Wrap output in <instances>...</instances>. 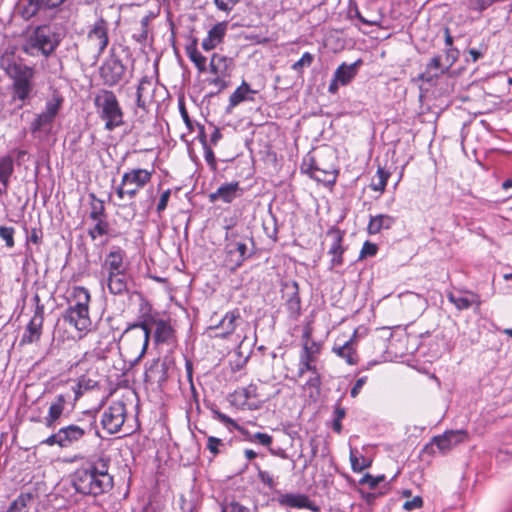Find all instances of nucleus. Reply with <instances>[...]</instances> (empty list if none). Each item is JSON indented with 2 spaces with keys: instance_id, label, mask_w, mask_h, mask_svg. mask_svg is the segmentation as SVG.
<instances>
[{
  "instance_id": "obj_1",
  "label": "nucleus",
  "mask_w": 512,
  "mask_h": 512,
  "mask_svg": "<svg viewBox=\"0 0 512 512\" xmlns=\"http://www.w3.org/2000/svg\"><path fill=\"white\" fill-rule=\"evenodd\" d=\"M72 485L78 493L93 497L109 492L114 482L108 473V462L100 458L87 467L76 469L72 475Z\"/></svg>"
},
{
  "instance_id": "obj_2",
  "label": "nucleus",
  "mask_w": 512,
  "mask_h": 512,
  "mask_svg": "<svg viewBox=\"0 0 512 512\" xmlns=\"http://www.w3.org/2000/svg\"><path fill=\"white\" fill-rule=\"evenodd\" d=\"M62 41L61 33L50 25H39L26 37L21 50L28 56L50 57Z\"/></svg>"
},
{
  "instance_id": "obj_3",
  "label": "nucleus",
  "mask_w": 512,
  "mask_h": 512,
  "mask_svg": "<svg viewBox=\"0 0 512 512\" xmlns=\"http://www.w3.org/2000/svg\"><path fill=\"white\" fill-rule=\"evenodd\" d=\"M71 297L72 300L63 314V319L79 332H86L92 324L89 316L90 293L86 288L78 286L74 287Z\"/></svg>"
},
{
  "instance_id": "obj_4",
  "label": "nucleus",
  "mask_w": 512,
  "mask_h": 512,
  "mask_svg": "<svg viewBox=\"0 0 512 512\" xmlns=\"http://www.w3.org/2000/svg\"><path fill=\"white\" fill-rule=\"evenodd\" d=\"M151 327L147 322L127 328L120 338V349L135 362L146 353Z\"/></svg>"
},
{
  "instance_id": "obj_5",
  "label": "nucleus",
  "mask_w": 512,
  "mask_h": 512,
  "mask_svg": "<svg viewBox=\"0 0 512 512\" xmlns=\"http://www.w3.org/2000/svg\"><path fill=\"white\" fill-rule=\"evenodd\" d=\"M99 437V431L93 423L86 425L70 424L60 428L56 433L51 434L42 444L47 446L57 445L60 448H69L81 440L90 437Z\"/></svg>"
},
{
  "instance_id": "obj_6",
  "label": "nucleus",
  "mask_w": 512,
  "mask_h": 512,
  "mask_svg": "<svg viewBox=\"0 0 512 512\" xmlns=\"http://www.w3.org/2000/svg\"><path fill=\"white\" fill-rule=\"evenodd\" d=\"M94 104L99 117L105 121L106 130L112 131L124 123L123 111L113 91H100L94 99Z\"/></svg>"
},
{
  "instance_id": "obj_7",
  "label": "nucleus",
  "mask_w": 512,
  "mask_h": 512,
  "mask_svg": "<svg viewBox=\"0 0 512 512\" xmlns=\"http://www.w3.org/2000/svg\"><path fill=\"white\" fill-rule=\"evenodd\" d=\"M151 172L146 169H133L122 176L121 184L116 188L117 197L124 201L132 200L138 191L151 179Z\"/></svg>"
},
{
  "instance_id": "obj_8",
  "label": "nucleus",
  "mask_w": 512,
  "mask_h": 512,
  "mask_svg": "<svg viewBox=\"0 0 512 512\" xmlns=\"http://www.w3.org/2000/svg\"><path fill=\"white\" fill-rule=\"evenodd\" d=\"M35 309L33 316L26 326L25 332L21 338V344H32L40 340L44 323V305L41 303L38 294L32 298Z\"/></svg>"
},
{
  "instance_id": "obj_9",
  "label": "nucleus",
  "mask_w": 512,
  "mask_h": 512,
  "mask_svg": "<svg viewBox=\"0 0 512 512\" xmlns=\"http://www.w3.org/2000/svg\"><path fill=\"white\" fill-rule=\"evenodd\" d=\"M108 30V22L103 18H100L92 25L88 31L87 43L97 58L105 51L106 47L108 46Z\"/></svg>"
},
{
  "instance_id": "obj_10",
  "label": "nucleus",
  "mask_w": 512,
  "mask_h": 512,
  "mask_svg": "<svg viewBox=\"0 0 512 512\" xmlns=\"http://www.w3.org/2000/svg\"><path fill=\"white\" fill-rule=\"evenodd\" d=\"M125 416V404L120 401L113 402L102 414V426L108 433L115 434L123 426Z\"/></svg>"
},
{
  "instance_id": "obj_11",
  "label": "nucleus",
  "mask_w": 512,
  "mask_h": 512,
  "mask_svg": "<svg viewBox=\"0 0 512 512\" xmlns=\"http://www.w3.org/2000/svg\"><path fill=\"white\" fill-rule=\"evenodd\" d=\"M466 436V432L462 430L447 431L442 435L433 437L431 442L424 447L423 451L428 453H435L434 447H436L439 452L444 454L450 451L459 443L463 442Z\"/></svg>"
},
{
  "instance_id": "obj_12",
  "label": "nucleus",
  "mask_w": 512,
  "mask_h": 512,
  "mask_svg": "<svg viewBox=\"0 0 512 512\" xmlns=\"http://www.w3.org/2000/svg\"><path fill=\"white\" fill-rule=\"evenodd\" d=\"M125 71L122 61L115 54H111L100 67V77L105 85L112 87L122 80Z\"/></svg>"
},
{
  "instance_id": "obj_13",
  "label": "nucleus",
  "mask_w": 512,
  "mask_h": 512,
  "mask_svg": "<svg viewBox=\"0 0 512 512\" xmlns=\"http://www.w3.org/2000/svg\"><path fill=\"white\" fill-rule=\"evenodd\" d=\"M61 102V99L55 98L46 103L44 111L38 114L36 118L31 122L30 131L32 134H36L50 127L56 115L58 114V111L61 107Z\"/></svg>"
},
{
  "instance_id": "obj_14",
  "label": "nucleus",
  "mask_w": 512,
  "mask_h": 512,
  "mask_svg": "<svg viewBox=\"0 0 512 512\" xmlns=\"http://www.w3.org/2000/svg\"><path fill=\"white\" fill-rule=\"evenodd\" d=\"M225 252V265L231 271H235L239 268L250 256L247 244L244 241L226 243Z\"/></svg>"
},
{
  "instance_id": "obj_15",
  "label": "nucleus",
  "mask_w": 512,
  "mask_h": 512,
  "mask_svg": "<svg viewBox=\"0 0 512 512\" xmlns=\"http://www.w3.org/2000/svg\"><path fill=\"white\" fill-rule=\"evenodd\" d=\"M242 195V189L239 182L234 181L220 185L215 192L209 194L210 202L221 201L223 203H232L236 198Z\"/></svg>"
},
{
  "instance_id": "obj_16",
  "label": "nucleus",
  "mask_w": 512,
  "mask_h": 512,
  "mask_svg": "<svg viewBox=\"0 0 512 512\" xmlns=\"http://www.w3.org/2000/svg\"><path fill=\"white\" fill-rule=\"evenodd\" d=\"M241 321L242 318L239 309H234L227 312L221 321L217 325L211 326L210 329L220 330V332L215 333V336L226 338L235 332Z\"/></svg>"
},
{
  "instance_id": "obj_17",
  "label": "nucleus",
  "mask_w": 512,
  "mask_h": 512,
  "mask_svg": "<svg viewBox=\"0 0 512 512\" xmlns=\"http://www.w3.org/2000/svg\"><path fill=\"white\" fill-rule=\"evenodd\" d=\"M62 5L60 0H27L22 7L20 14L23 19L30 20L38 15L40 11L57 9Z\"/></svg>"
},
{
  "instance_id": "obj_18",
  "label": "nucleus",
  "mask_w": 512,
  "mask_h": 512,
  "mask_svg": "<svg viewBox=\"0 0 512 512\" xmlns=\"http://www.w3.org/2000/svg\"><path fill=\"white\" fill-rule=\"evenodd\" d=\"M7 74L13 79V84L32 83L34 69L22 63L12 62L6 66Z\"/></svg>"
},
{
  "instance_id": "obj_19",
  "label": "nucleus",
  "mask_w": 512,
  "mask_h": 512,
  "mask_svg": "<svg viewBox=\"0 0 512 512\" xmlns=\"http://www.w3.org/2000/svg\"><path fill=\"white\" fill-rule=\"evenodd\" d=\"M278 503L282 506L291 508H307L311 511L317 512L319 508L312 503L308 496L304 494L285 493L281 494L278 499Z\"/></svg>"
},
{
  "instance_id": "obj_20",
  "label": "nucleus",
  "mask_w": 512,
  "mask_h": 512,
  "mask_svg": "<svg viewBox=\"0 0 512 512\" xmlns=\"http://www.w3.org/2000/svg\"><path fill=\"white\" fill-rule=\"evenodd\" d=\"M228 28V22L222 21L215 24L202 41V48L205 51H211L222 43Z\"/></svg>"
},
{
  "instance_id": "obj_21",
  "label": "nucleus",
  "mask_w": 512,
  "mask_h": 512,
  "mask_svg": "<svg viewBox=\"0 0 512 512\" xmlns=\"http://www.w3.org/2000/svg\"><path fill=\"white\" fill-rule=\"evenodd\" d=\"M66 403H67L66 397L64 395L60 394L50 404L49 409H48V414L43 419V423L47 428H49V429L55 428L58 420L61 418V416L64 412Z\"/></svg>"
},
{
  "instance_id": "obj_22",
  "label": "nucleus",
  "mask_w": 512,
  "mask_h": 512,
  "mask_svg": "<svg viewBox=\"0 0 512 512\" xmlns=\"http://www.w3.org/2000/svg\"><path fill=\"white\" fill-rule=\"evenodd\" d=\"M154 86L152 81L147 77H143L137 87L136 92V105L137 107L146 110L149 104L153 101Z\"/></svg>"
},
{
  "instance_id": "obj_23",
  "label": "nucleus",
  "mask_w": 512,
  "mask_h": 512,
  "mask_svg": "<svg viewBox=\"0 0 512 512\" xmlns=\"http://www.w3.org/2000/svg\"><path fill=\"white\" fill-rule=\"evenodd\" d=\"M210 72L214 75L230 77L233 69V59L214 53L210 59Z\"/></svg>"
},
{
  "instance_id": "obj_24",
  "label": "nucleus",
  "mask_w": 512,
  "mask_h": 512,
  "mask_svg": "<svg viewBox=\"0 0 512 512\" xmlns=\"http://www.w3.org/2000/svg\"><path fill=\"white\" fill-rule=\"evenodd\" d=\"M124 258L125 252L122 249L116 248L110 251L105 258L103 269L107 274H110V272L117 273L125 271Z\"/></svg>"
},
{
  "instance_id": "obj_25",
  "label": "nucleus",
  "mask_w": 512,
  "mask_h": 512,
  "mask_svg": "<svg viewBox=\"0 0 512 512\" xmlns=\"http://www.w3.org/2000/svg\"><path fill=\"white\" fill-rule=\"evenodd\" d=\"M356 337V333L353 336L345 341L341 346H334L333 352L343 358L349 365H355L358 362V355L356 349L354 347V339Z\"/></svg>"
},
{
  "instance_id": "obj_26",
  "label": "nucleus",
  "mask_w": 512,
  "mask_h": 512,
  "mask_svg": "<svg viewBox=\"0 0 512 512\" xmlns=\"http://www.w3.org/2000/svg\"><path fill=\"white\" fill-rule=\"evenodd\" d=\"M328 235L333 239V243L328 252L330 255H332L331 267H337L343 264L342 255L344 248L341 245L343 236L338 230L329 231Z\"/></svg>"
},
{
  "instance_id": "obj_27",
  "label": "nucleus",
  "mask_w": 512,
  "mask_h": 512,
  "mask_svg": "<svg viewBox=\"0 0 512 512\" xmlns=\"http://www.w3.org/2000/svg\"><path fill=\"white\" fill-rule=\"evenodd\" d=\"M108 289L114 295H121L127 291V276L125 271L107 274Z\"/></svg>"
},
{
  "instance_id": "obj_28",
  "label": "nucleus",
  "mask_w": 512,
  "mask_h": 512,
  "mask_svg": "<svg viewBox=\"0 0 512 512\" xmlns=\"http://www.w3.org/2000/svg\"><path fill=\"white\" fill-rule=\"evenodd\" d=\"M448 300L455 305L458 310H465L470 308L473 304H479L477 296L473 293H454L447 294Z\"/></svg>"
},
{
  "instance_id": "obj_29",
  "label": "nucleus",
  "mask_w": 512,
  "mask_h": 512,
  "mask_svg": "<svg viewBox=\"0 0 512 512\" xmlns=\"http://www.w3.org/2000/svg\"><path fill=\"white\" fill-rule=\"evenodd\" d=\"M360 64L361 60H357L350 65L341 64L334 73L336 80H339L341 85H347L356 76Z\"/></svg>"
},
{
  "instance_id": "obj_30",
  "label": "nucleus",
  "mask_w": 512,
  "mask_h": 512,
  "mask_svg": "<svg viewBox=\"0 0 512 512\" xmlns=\"http://www.w3.org/2000/svg\"><path fill=\"white\" fill-rule=\"evenodd\" d=\"M166 378V364L159 360L153 361L145 371V380L148 382L162 383Z\"/></svg>"
},
{
  "instance_id": "obj_31",
  "label": "nucleus",
  "mask_w": 512,
  "mask_h": 512,
  "mask_svg": "<svg viewBox=\"0 0 512 512\" xmlns=\"http://www.w3.org/2000/svg\"><path fill=\"white\" fill-rule=\"evenodd\" d=\"M395 222V218L386 215V214H379L374 217L370 218L369 224H368V232L369 234H377L383 229H389L392 227V225Z\"/></svg>"
},
{
  "instance_id": "obj_32",
  "label": "nucleus",
  "mask_w": 512,
  "mask_h": 512,
  "mask_svg": "<svg viewBox=\"0 0 512 512\" xmlns=\"http://www.w3.org/2000/svg\"><path fill=\"white\" fill-rule=\"evenodd\" d=\"M256 91L252 90L249 84L245 81L230 95L229 97V109L234 108L245 100H252L249 94H255Z\"/></svg>"
},
{
  "instance_id": "obj_33",
  "label": "nucleus",
  "mask_w": 512,
  "mask_h": 512,
  "mask_svg": "<svg viewBox=\"0 0 512 512\" xmlns=\"http://www.w3.org/2000/svg\"><path fill=\"white\" fill-rule=\"evenodd\" d=\"M153 325L155 327L154 337L156 342H169L173 337V329L164 320H154Z\"/></svg>"
},
{
  "instance_id": "obj_34",
  "label": "nucleus",
  "mask_w": 512,
  "mask_h": 512,
  "mask_svg": "<svg viewBox=\"0 0 512 512\" xmlns=\"http://www.w3.org/2000/svg\"><path fill=\"white\" fill-rule=\"evenodd\" d=\"M156 17L155 13L150 11L145 16H143L139 22V27L136 29V32L133 34L134 39L137 42H144L148 38L149 34V26L151 21Z\"/></svg>"
},
{
  "instance_id": "obj_35",
  "label": "nucleus",
  "mask_w": 512,
  "mask_h": 512,
  "mask_svg": "<svg viewBox=\"0 0 512 512\" xmlns=\"http://www.w3.org/2000/svg\"><path fill=\"white\" fill-rule=\"evenodd\" d=\"M186 53L200 73L206 71V57L203 56L197 49L196 41H194L193 44L187 46Z\"/></svg>"
},
{
  "instance_id": "obj_36",
  "label": "nucleus",
  "mask_w": 512,
  "mask_h": 512,
  "mask_svg": "<svg viewBox=\"0 0 512 512\" xmlns=\"http://www.w3.org/2000/svg\"><path fill=\"white\" fill-rule=\"evenodd\" d=\"M13 159L11 156L0 158V182L4 186H8L9 178L13 173Z\"/></svg>"
},
{
  "instance_id": "obj_37",
  "label": "nucleus",
  "mask_w": 512,
  "mask_h": 512,
  "mask_svg": "<svg viewBox=\"0 0 512 512\" xmlns=\"http://www.w3.org/2000/svg\"><path fill=\"white\" fill-rule=\"evenodd\" d=\"M317 358L309 356L301 352L300 354V362L298 369V376L302 377L305 372L309 371L311 373H316L315 361Z\"/></svg>"
},
{
  "instance_id": "obj_38",
  "label": "nucleus",
  "mask_w": 512,
  "mask_h": 512,
  "mask_svg": "<svg viewBox=\"0 0 512 512\" xmlns=\"http://www.w3.org/2000/svg\"><path fill=\"white\" fill-rule=\"evenodd\" d=\"M90 197L92 198L91 211L89 213L90 219L93 221L105 219V207L103 201L97 199L94 194H91Z\"/></svg>"
},
{
  "instance_id": "obj_39",
  "label": "nucleus",
  "mask_w": 512,
  "mask_h": 512,
  "mask_svg": "<svg viewBox=\"0 0 512 512\" xmlns=\"http://www.w3.org/2000/svg\"><path fill=\"white\" fill-rule=\"evenodd\" d=\"M303 337L306 338V341L304 343L302 353L317 358L321 350V345L315 341H310L309 331H305Z\"/></svg>"
},
{
  "instance_id": "obj_40",
  "label": "nucleus",
  "mask_w": 512,
  "mask_h": 512,
  "mask_svg": "<svg viewBox=\"0 0 512 512\" xmlns=\"http://www.w3.org/2000/svg\"><path fill=\"white\" fill-rule=\"evenodd\" d=\"M32 90V83L13 84L14 98L19 99L21 101H25L26 99H28L31 95Z\"/></svg>"
},
{
  "instance_id": "obj_41",
  "label": "nucleus",
  "mask_w": 512,
  "mask_h": 512,
  "mask_svg": "<svg viewBox=\"0 0 512 512\" xmlns=\"http://www.w3.org/2000/svg\"><path fill=\"white\" fill-rule=\"evenodd\" d=\"M95 222V225L88 231L89 236L93 240L97 239L100 236L106 235L109 230V224L105 219L95 220Z\"/></svg>"
},
{
  "instance_id": "obj_42",
  "label": "nucleus",
  "mask_w": 512,
  "mask_h": 512,
  "mask_svg": "<svg viewBox=\"0 0 512 512\" xmlns=\"http://www.w3.org/2000/svg\"><path fill=\"white\" fill-rule=\"evenodd\" d=\"M351 467L354 472H361L371 465V461L363 456H357L353 451L350 452Z\"/></svg>"
},
{
  "instance_id": "obj_43",
  "label": "nucleus",
  "mask_w": 512,
  "mask_h": 512,
  "mask_svg": "<svg viewBox=\"0 0 512 512\" xmlns=\"http://www.w3.org/2000/svg\"><path fill=\"white\" fill-rule=\"evenodd\" d=\"M287 288L291 289V295L288 298V304L291 309H299L300 306V298L298 295V284L296 282H292L291 285L286 284Z\"/></svg>"
},
{
  "instance_id": "obj_44",
  "label": "nucleus",
  "mask_w": 512,
  "mask_h": 512,
  "mask_svg": "<svg viewBox=\"0 0 512 512\" xmlns=\"http://www.w3.org/2000/svg\"><path fill=\"white\" fill-rule=\"evenodd\" d=\"M314 60V56L305 52L302 57L292 65V69L297 72H301L304 67H309Z\"/></svg>"
},
{
  "instance_id": "obj_45",
  "label": "nucleus",
  "mask_w": 512,
  "mask_h": 512,
  "mask_svg": "<svg viewBox=\"0 0 512 512\" xmlns=\"http://www.w3.org/2000/svg\"><path fill=\"white\" fill-rule=\"evenodd\" d=\"M388 173H386L383 169L379 168L377 170V182H373L371 187L374 191H384L385 187H386V184H387V180H388Z\"/></svg>"
},
{
  "instance_id": "obj_46",
  "label": "nucleus",
  "mask_w": 512,
  "mask_h": 512,
  "mask_svg": "<svg viewBox=\"0 0 512 512\" xmlns=\"http://www.w3.org/2000/svg\"><path fill=\"white\" fill-rule=\"evenodd\" d=\"M14 233L13 227L0 226V237L5 241L7 247L12 248L14 246Z\"/></svg>"
},
{
  "instance_id": "obj_47",
  "label": "nucleus",
  "mask_w": 512,
  "mask_h": 512,
  "mask_svg": "<svg viewBox=\"0 0 512 512\" xmlns=\"http://www.w3.org/2000/svg\"><path fill=\"white\" fill-rule=\"evenodd\" d=\"M221 512H250V509L236 501L222 504Z\"/></svg>"
},
{
  "instance_id": "obj_48",
  "label": "nucleus",
  "mask_w": 512,
  "mask_h": 512,
  "mask_svg": "<svg viewBox=\"0 0 512 512\" xmlns=\"http://www.w3.org/2000/svg\"><path fill=\"white\" fill-rule=\"evenodd\" d=\"M240 0H214V4L218 10L229 14Z\"/></svg>"
},
{
  "instance_id": "obj_49",
  "label": "nucleus",
  "mask_w": 512,
  "mask_h": 512,
  "mask_svg": "<svg viewBox=\"0 0 512 512\" xmlns=\"http://www.w3.org/2000/svg\"><path fill=\"white\" fill-rule=\"evenodd\" d=\"M313 177L317 180H321L320 176L318 175V173H323L325 176H327V179H323V181H328V182H331V181H335V178H336V175L334 173V170L332 169H321L317 163L314 164L313 166Z\"/></svg>"
},
{
  "instance_id": "obj_50",
  "label": "nucleus",
  "mask_w": 512,
  "mask_h": 512,
  "mask_svg": "<svg viewBox=\"0 0 512 512\" xmlns=\"http://www.w3.org/2000/svg\"><path fill=\"white\" fill-rule=\"evenodd\" d=\"M345 409L342 407H336L334 411V420L332 428L335 432L340 433L342 430L341 420L345 417Z\"/></svg>"
},
{
  "instance_id": "obj_51",
  "label": "nucleus",
  "mask_w": 512,
  "mask_h": 512,
  "mask_svg": "<svg viewBox=\"0 0 512 512\" xmlns=\"http://www.w3.org/2000/svg\"><path fill=\"white\" fill-rule=\"evenodd\" d=\"M385 477L383 475L374 477L370 474H365L359 481L360 484H367L370 489H375L378 484L384 481Z\"/></svg>"
},
{
  "instance_id": "obj_52",
  "label": "nucleus",
  "mask_w": 512,
  "mask_h": 512,
  "mask_svg": "<svg viewBox=\"0 0 512 512\" xmlns=\"http://www.w3.org/2000/svg\"><path fill=\"white\" fill-rule=\"evenodd\" d=\"M377 245L366 241L360 251L359 259H363L367 256H374L377 253Z\"/></svg>"
},
{
  "instance_id": "obj_53",
  "label": "nucleus",
  "mask_w": 512,
  "mask_h": 512,
  "mask_svg": "<svg viewBox=\"0 0 512 512\" xmlns=\"http://www.w3.org/2000/svg\"><path fill=\"white\" fill-rule=\"evenodd\" d=\"M226 76L215 75L213 79L209 81L210 84L217 87L218 92L225 90L229 86V81Z\"/></svg>"
},
{
  "instance_id": "obj_54",
  "label": "nucleus",
  "mask_w": 512,
  "mask_h": 512,
  "mask_svg": "<svg viewBox=\"0 0 512 512\" xmlns=\"http://www.w3.org/2000/svg\"><path fill=\"white\" fill-rule=\"evenodd\" d=\"M204 157L207 164L211 167V169L216 170L217 163L214 152L210 147L207 146L206 143H204Z\"/></svg>"
},
{
  "instance_id": "obj_55",
  "label": "nucleus",
  "mask_w": 512,
  "mask_h": 512,
  "mask_svg": "<svg viewBox=\"0 0 512 512\" xmlns=\"http://www.w3.org/2000/svg\"><path fill=\"white\" fill-rule=\"evenodd\" d=\"M254 442L269 447L272 444L273 438L267 433L257 432L253 434Z\"/></svg>"
},
{
  "instance_id": "obj_56",
  "label": "nucleus",
  "mask_w": 512,
  "mask_h": 512,
  "mask_svg": "<svg viewBox=\"0 0 512 512\" xmlns=\"http://www.w3.org/2000/svg\"><path fill=\"white\" fill-rule=\"evenodd\" d=\"M256 468L258 470V479L264 483L265 485H267L269 488H272L274 487L275 485V482L273 480V477L267 472V471H263L259 468L258 465H256Z\"/></svg>"
},
{
  "instance_id": "obj_57",
  "label": "nucleus",
  "mask_w": 512,
  "mask_h": 512,
  "mask_svg": "<svg viewBox=\"0 0 512 512\" xmlns=\"http://www.w3.org/2000/svg\"><path fill=\"white\" fill-rule=\"evenodd\" d=\"M423 505V500L420 496H415L413 499L406 501L403 504V508L407 511H412L418 508H421Z\"/></svg>"
},
{
  "instance_id": "obj_58",
  "label": "nucleus",
  "mask_w": 512,
  "mask_h": 512,
  "mask_svg": "<svg viewBox=\"0 0 512 512\" xmlns=\"http://www.w3.org/2000/svg\"><path fill=\"white\" fill-rule=\"evenodd\" d=\"M170 195H171L170 189H167L166 191H164L161 194L159 202H158V205H157V208H156V211L159 214H161L166 209L168 201H169V198H170Z\"/></svg>"
},
{
  "instance_id": "obj_59",
  "label": "nucleus",
  "mask_w": 512,
  "mask_h": 512,
  "mask_svg": "<svg viewBox=\"0 0 512 512\" xmlns=\"http://www.w3.org/2000/svg\"><path fill=\"white\" fill-rule=\"evenodd\" d=\"M240 233L238 231V228L236 227H230L226 226V233H225V242H240L241 240H237Z\"/></svg>"
},
{
  "instance_id": "obj_60",
  "label": "nucleus",
  "mask_w": 512,
  "mask_h": 512,
  "mask_svg": "<svg viewBox=\"0 0 512 512\" xmlns=\"http://www.w3.org/2000/svg\"><path fill=\"white\" fill-rule=\"evenodd\" d=\"M213 413H214L216 419H218L219 421H221L225 425H230V426H232L235 429L238 426V424L233 419H231L227 415L223 414L222 412H220L218 410H215V411H213Z\"/></svg>"
},
{
  "instance_id": "obj_61",
  "label": "nucleus",
  "mask_w": 512,
  "mask_h": 512,
  "mask_svg": "<svg viewBox=\"0 0 512 512\" xmlns=\"http://www.w3.org/2000/svg\"><path fill=\"white\" fill-rule=\"evenodd\" d=\"M222 444V440L213 436L208 437L207 448L214 455L219 453L218 446Z\"/></svg>"
},
{
  "instance_id": "obj_62",
  "label": "nucleus",
  "mask_w": 512,
  "mask_h": 512,
  "mask_svg": "<svg viewBox=\"0 0 512 512\" xmlns=\"http://www.w3.org/2000/svg\"><path fill=\"white\" fill-rule=\"evenodd\" d=\"M366 380H367L366 376L358 378L356 380L354 386L351 389V396L353 398H355L359 394V392L361 391L363 385L366 383Z\"/></svg>"
},
{
  "instance_id": "obj_63",
  "label": "nucleus",
  "mask_w": 512,
  "mask_h": 512,
  "mask_svg": "<svg viewBox=\"0 0 512 512\" xmlns=\"http://www.w3.org/2000/svg\"><path fill=\"white\" fill-rule=\"evenodd\" d=\"M427 68L429 70H432V69L438 70V69H440L441 68V58H440V56H434L430 60V62L428 63Z\"/></svg>"
},
{
  "instance_id": "obj_64",
  "label": "nucleus",
  "mask_w": 512,
  "mask_h": 512,
  "mask_svg": "<svg viewBox=\"0 0 512 512\" xmlns=\"http://www.w3.org/2000/svg\"><path fill=\"white\" fill-rule=\"evenodd\" d=\"M313 376L310 377V379L307 381V385L311 387H319L321 384L320 375L318 371L316 370V373H312Z\"/></svg>"
}]
</instances>
